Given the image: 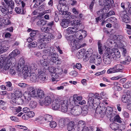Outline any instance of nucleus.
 <instances>
[{"instance_id":"1","label":"nucleus","mask_w":131,"mask_h":131,"mask_svg":"<svg viewBox=\"0 0 131 131\" xmlns=\"http://www.w3.org/2000/svg\"><path fill=\"white\" fill-rule=\"evenodd\" d=\"M19 62H20V68L19 66H17V69L20 71H21L23 73L24 72H29L30 71L36 70L37 69L36 65L35 63H33L30 65L28 64L27 65H25L24 60L22 59H20L19 60Z\"/></svg>"},{"instance_id":"2","label":"nucleus","mask_w":131,"mask_h":131,"mask_svg":"<svg viewBox=\"0 0 131 131\" xmlns=\"http://www.w3.org/2000/svg\"><path fill=\"white\" fill-rule=\"evenodd\" d=\"M20 53V52L17 49H15L9 55V58L7 60V63L5 65L4 69L6 70L7 69L11 64H12V62L13 63V65H15L14 63L17 62H16V59L14 57Z\"/></svg>"},{"instance_id":"3","label":"nucleus","mask_w":131,"mask_h":131,"mask_svg":"<svg viewBox=\"0 0 131 131\" xmlns=\"http://www.w3.org/2000/svg\"><path fill=\"white\" fill-rule=\"evenodd\" d=\"M61 1H59V4L57 6V8L59 11V13L62 15H66L67 14V8H68L66 3H63Z\"/></svg>"},{"instance_id":"4","label":"nucleus","mask_w":131,"mask_h":131,"mask_svg":"<svg viewBox=\"0 0 131 131\" xmlns=\"http://www.w3.org/2000/svg\"><path fill=\"white\" fill-rule=\"evenodd\" d=\"M75 36L71 35L67 37V39L70 43L71 46L74 50H77L79 49L80 47L78 46V42L74 39Z\"/></svg>"},{"instance_id":"5","label":"nucleus","mask_w":131,"mask_h":131,"mask_svg":"<svg viewBox=\"0 0 131 131\" xmlns=\"http://www.w3.org/2000/svg\"><path fill=\"white\" fill-rule=\"evenodd\" d=\"M33 91L31 93V94L34 97H37L40 99L43 98L45 97V94L43 91L40 88H38L35 90L32 87Z\"/></svg>"},{"instance_id":"6","label":"nucleus","mask_w":131,"mask_h":131,"mask_svg":"<svg viewBox=\"0 0 131 131\" xmlns=\"http://www.w3.org/2000/svg\"><path fill=\"white\" fill-rule=\"evenodd\" d=\"M25 79H29L31 82H35L37 79L38 77L35 73H31L30 72L23 73Z\"/></svg>"},{"instance_id":"7","label":"nucleus","mask_w":131,"mask_h":131,"mask_svg":"<svg viewBox=\"0 0 131 131\" xmlns=\"http://www.w3.org/2000/svg\"><path fill=\"white\" fill-rule=\"evenodd\" d=\"M107 50L114 59L116 60V58H119L120 57V53L118 49L109 48Z\"/></svg>"},{"instance_id":"8","label":"nucleus","mask_w":131,"mask_h":131,"mask_svg":"<svg viewBox=\"0 0 131 131\" xmlns=\"http://www.w3.org/2000/svg\"><path fill=\"white\" fill-rule=\"evenodd\" d=\"M68 111L70 115H72L74 116H78L81 113V107L78 106H75L71 108Z\"/></svg>"},{"instance_id":"9","label":"nucleus","mask_w":131,"mask_h":131,"mask_svg":"<svg viewBox=\"0 0 131 131\" xmlns=\"http://www.w3.org/2000/svg\"><path fill=\"white\" fill-rule=\"evenodd\" d=\"M112 58L107 49H106L103 57V61L105 65H107L110 64L112 61Z\"/></svg>"},{"instance_id":"10","label":"nucleus","mask_w":131,"mask_h":131,"mask_svg":"<svg viewBox=\"0 0 131 131\" xmlns=\"http://www.w3.org/2000/svg\"><path fill=\"white\" fill-rule=\"evenodd\" d=\"M12 64H11V65L9 66V67L7 69V70H6L5 69H4V67L5 66V65L4 66L3 69L4 70H8L10 68V74L12 75H15L16 73V72L15 71V70L14 69H15L17 71H18V72H19V73L20 74H21L22 73L23 74V72H22L21 71H20L19 70H18V69H17V66H19V67L20 68V62H19H19H15L14 63V64L15 65V66L13 65V63H12Z\"/></svg>"},{"instance_id":"11","label":"nucleus","mask_w":131,"mask_h":131,"mask_svg":"<svg viewBox=\"0 0 131 131\" xmlns=\"http://www.w3.org/2000/svg\"><path fill=\"white\" fill-rule=\"evenodd\" d=\"M27 90L28 92H25L24 93L23 96L25 99L28 101L30 100L31 97H34L33 95L31 94V93L33 91L32 86L28 87Z\"/></svg>"},{"instance_id":"12","label":"nucleus","mask_w":131,"mask_h":131,"mask_svg":"<svg viewBox=\"0 0 131 131\" xmlns=\"http://www.w3.org/2000/svg\"><path fill=\"white\" fill-rule=\"evenodd\" d=\"M119 14L120 16L122 18V21L126 23H128L130 22L129 17L127 15V11L123 10L120 12Z\"/></svg>"},{"instance_id":"13","label":"nucleus","mask_w":131,"mask_h":131,"mask_svg":"<svg viewBox=\"0 0 131 131\" xmlns=\"http://www.w3.org/2000/svg\"><path fill=\"white\" fill-rule=\"evenodd\" d=\"M38 41L40 42H44L47 43H49L50 41L48 35H45L41 33L39 36V39Z\"/></svg>"},{"instance_id":"14","label":"nucleus","mask_w":131,"mask_h":131,"mask_svg":"<svg viewBox=\"0 0 131 131\" xmlns=\"http://www.w3.org/2000/svg\"><path fill=\"white\" fill-rule=\"evenodd\" d=\"M51 99L50 97L49 96H47L45 98L44 101H40L39 103L40 105L42 106L43 105L48 106L51 104Z\"/></svg>"},{"instance_id":"15","label":"nucleus","mask_w":131,"mask_h":131,"mask_svg":"<svg viewBox=\"0 0 131 131\" xmlns=\"http://www.w3.org/2000/svg\"><path fill=\"white\" fill-rule=\"evenodd\" d=\"M103 108H104V112L106 116L108 118H110V119L112 116V114L115 113L113 111L112 108L111 107L107 106V107H104Z\"/></svg>"},{"instance_id":"16","label":"nucleus","mask_w":131,"mask_h":131,"mask_svg":"<svg viewBox=\"0 0 131 131\" xmlns=\"http://www.w3.org/2000/svg\"><path fill=\"white\" fill-rule=\"evenodd\" d=\"M60 105H61V111L62 112L66 113L67 111V106L68 105V101L67 100L60 101Z\"/></svg>"},{"instance_id":"17","label":"nucleus","mask_w":131,"mask_h":131,"mask_svg":"<svg viewBox=\"0 0 131 131\" xmlns=\"http://www.w3.org/2000/svg\"><path fill=\"white\" fill-rule=\"evenodd\" d=\"M69 121V119L67 117L63 118L60 119L59 121V125L60 127L62 128L67 124Z\"/></svg>"},{"instance_id":"18","label":"nucleus","mask_w":131,"mask_h":131,"mask_svg":"<svg viewBox=\"0 0 131 131\" xmlns=\"http://www.w3.org/2000/svg\"><path fill=\"white\" fill-rule=\"evenodd\" d=\"M60 101L56 99L53 101L52 102V109L54 110H58L60 106Z\"/></svg>"},{"instance_id":"19","label":"nucleus","mask_w":131,"mask_h":131,"mask_svg":"<svg viewBox=\"0 0 131 131\" xmlns=\"http://www.w3.org/2000/svg\"><path fill=\"white\" fill-rule=\"evenodd\" d=\"M39 79L41 82H43L46 80L45 73L41 71H38Z\"/></svg>"},{"instance_id":"20","label":"nucleus","mask_w":131,"mask_h":131,"mask_svg":"<svg viewBox=\"0 0 131 131\" xmlns=\"http://www.w3.org/2000/svg\"><path fill=\"white\" fill-rule=\"evenodd\" d=\"M113 113L112 114V116L110 117V121L112 122H117L119 123H121L122 121L121 120V118L119 116L117 115L115 116L116 114Z\"/></svg>"},{"instance_id":"21","label":"nucleus","mask_w":131,"mask_h":131,"mask_svg":"<svg viewBox=\"0 0 131 131\" xmlns=\"http://www.w3.org/2000/svg\"><path fill=\"white\" fill-rule=\"evenodd\" d=\"M9 12L7 8L4 6H0V16H4Z\"/></svg>"},{"instance_id":"22","label":"nucleus","mask_w":131,"mask_h":131,"mask_svg":"<svg viewBox=\"0 0 131 131\" xmlns=\"http://www.w3.org/2000/svg\"><path fill=\"white\" fill-rule=\"evenodd\" d=\"M130 96L129 94L128 93H125L123 95L122 97V100L124 103L128 102L130 101Z\"/></svg>"},{"instance_id":"23","label":"nucleus","mask_w":131,"mask_h":131,"mask_svg":"<svg viewBox=\"0 0 131 131\" xmlns=\"http://www.w3.org/2000/svg\"><path fill=\"white\" fill-rule=\"evenodd\" d=\"M102 62V59L100 55H97L95 57L94 63L97 66L100 65Z\"/></svg>"},{"instance_id":"24","label":"nucleus","mask_w":131,"mask_h":131,"mask_svg":"<svg viewBox=\"0 0 131 131\" xmlns=\"http://www.w3.org/2000/svg\"><path fill=\"white\" fill-rule=\"evenodd\" d=\"M114 67L117 72H122L124 70V67L121 64H116Z\"/></svg>"},{"instance_id":"25","label":"nucleus","mask_w":131,"mask_h":131,"mask_svg":"<svg viewBox=\"0 0 131 131\" xmlns=\"http://www.w3.org/2000/svg\"><path fill=\"white\" fill-rule=\"evenodd\" d=\"M5 3L8 7H10L12 9L14 8L15 3L12 0H4Z\"/></svg>"},{"instance_id":"26","label":"nucleus","mask_w":131,"mask_h":131,"mask_svg":"<svg viewBox=\"0 0 131 131\" xmlns=\"http://www.w3.org/2000/svg\"><path fill=\"white\" fill-rule=\"evenodd\" d=\"M40 62L41 65L45 69H48L49 68L48 63L49 61H45L44 60H40Z\"/></svg>"},{"instance_id":"27","label":"nucleus","mask_w":131,"mask_h":131,"mask_svg":"<svg viewBox=\"0 0 131 131\" xmlns=\"http://www.w3.org/2000/svg\"><path fill=\"white\" fill-rule=\"evenodd\" d=\"M58 56L56 53H52L49 56V58L51 62H53L58 59Z\"/></svg>"},{"instance_id":"28","label":"nucleus","mask_w":131,"mask_h":131,"mask_svg":"<svg viewBox=\"0 0 131 131\" xmlns=\"http://www.w3.org/2000/svg\"><path fill=\"white\" fill-rule=\"evenodd\" d=\"M85 50L84 49L80 50L76 54V56L78 59L82 58L84 54Z\"/></svg>"},{"instance_id":"29","label":"nucleus","mask_w":131,"mask_h":131,"mask_svg":"<svg viewBox=\"0 0 131 131\" xmlns=\"http://www.w3.org/2000/svg\"><path fill=\"white\" fill-rule=\"evenodd\" d=\"M0 20L1 21L2 23H3L5 25H8L11 24V22L9 19L8 18L0 17Z\"/></svg>"},{"instance_id":"30","label":"nucleus","mask_w":131,"mask_h":131,"mask_svg":"<svg viewBox=\"0 0 131 131\" xmlns=\"http://www.w3.org/2000/svg\"><path fill=\"white\" fill-rule=\"evenodd\" d=\"M77 30V28L74 27H70L67 29V32L69 34H73Z\"/></svg>"},{"instance_id":"31","label":"nucleus","mask_w":131,"mask_h":131,"mask_svg":"<svg viewBox=\"0 0 131 131\" xmlns=\"http://www.w3.org/2000/svg\"><path fill=\"white\" fill-rule=\"evenodd\" d=\"M15 95L18 97H21L22 96V93L20 89L16 88L14 89Z\"/></svg>"},{"instance_id":"32","label":"nucleus","mask_w":131,"mask_h":131,"mask_svg":"<svg viewBox=\"0 0 131 131\" xmlns=\"http://www.w3.org/2000/svg\"><path fill=\"white\" fill-rule=\"evenodd\" d=\"M69 21L67 19H63L61 23V26L63 28H66L68 26Z\"/></svg>"},{"instance_id":"33","label":"nucleus","mask_w":131,"mask_h":131,"mask_svg":"<svg viewBox=\"0 0 131 131\" xmlns=\"http://www.w3.org/2000/svg\"><path fill=\"white\" fill-rule=\"evenodd\" d=\"M108 17L107 16V14L106 15L104 14L102 16H99L96 18V22H98L99 21H101L103 19L104 20Z\"/></svg>"},{"instance_id":"34","label":"nucleus","mask_w":131,"mask_h":131,"mask_svg":"<svg viewBox=\"0 0 131 131\" xmlns=\"http://www.w3.org/2000/svg\"><path fill=\"white\" fill-rule=\"evenodd\" d=\"M79 33H80V35L79 36V39H81L83 38H84L87 35L86 32V31L82 30H79Z\"/></svg>"},{"instance_id":"35","label":"nucleus","mask_w":131,"mask_h":131,"mask_svg":"<svg viewBox=\"0 0 131 131\" xmlns=\"http://www.w3.org/2000/svg\"><path fill=\"white\" fill-rule=\"evenodd\" d=\"M112 1V3H113V1ZM103 3H104V5L107 8H108L109 7L110 8V7L112 5V0H106L103 1Z\"/></svg>"},{"instance_id":"36","label":"nucleus","mask_w":131,"mask_h":131,"mask_svg":"<svg viewBox=\"0 0 131 131\" xmlns=\"http://www.w3.org/2000/svg\"><path fill=\"white\" fill-rule=\"evenodd\" d=\"M43 120H45L46 122H50L52 120V118L51 116L48 114H46L43 117Z\"/></svg>"},{"instance_id":"37","label":"nucleus","mask_w":131,"mask_h":131,"mask_svg":"<svg viewBox=\"0 0 131 131\" xmlns=\"http://www.w3.org/2000/svg\"><path fill=\"white\" fill-rule=\"evenodd\" d=\"M37 104V103L36 101H31L29 103V106L31 108L34 109L36 107Z\"/></svg>"},{"instance_id":"38","label":"nucleus","mask_w":131,"mask_h":131,"mask_svg":"<svg viewBox=\"0 0 131 131\" xmlns=\"http://www.w3.org/2000/svg\"><path fill=\"white\" fill-rule=\"evenodd\" d=\"M63 72L62 69L60 67L57 66L56 68L55 73L56 74L60 75Z\"/></svg>"},{"instance_id":"39","label":"nucleus","mask_w":131,"mask_h":131,"mask_svg":"<svg viewBox=\"0 0 131 131\" xmlns=\"http://www.w3.org/2000/svg\"><path fill=\"white\" fill-rule=\"evenodd\" d=\"M6 90L8 91H10L13 90V88L12 87V84L10 81L6 82Z\"/></svg>"},{"instance_id":"40","label":"nucleus","mask_w":131,"mask_h":131,"mask_svg":"<svg viewBox=\"0 0 131 131\" xmlns=\"http://www.w3.org/2000/svg\"><path fill=\"white\" fill-rule=\"evenodd\" d=\"M94 103V99L93 97H90L88 100V104L89 106H91V107L94 106L93 103Z\"/></svg>"},{"instance_id":"41","label":"nucleus","mask_w":131,"mask_h":131,"mask_svg":"<svg viewBox=\"0 0 131 131\" xmlns=\"http://www.w3.org/2000/svg\"><path fill=\"white\" fill-rule=\"evenodd\" d=\"M110 127L112 129L114 130L118 128L119 125L115 123H113L110 124Z\"/></svg>"},{"instance_id":"42","label":"nucleus","mask_w":131,"mask_h":131,"mask_svg":"<svg viewBox=\"0 0 131 131\" xmlns=\"http://www.w3.org/2000/svg\"><path fill=\"white\" fill-rule=\"evenodd\" d=\"M88 112V109L87 107H84L81 108V113L84 116L86 115Z\"/></svg>"},{"instance_id":"43","label":"nucleus","mask_w":131,"mask_h":131,"mask_svg":"<svg viewBox=\"0 0 131 131\" xmlns=\"http://www.w3.org/2000/svg\"><path fill=\"white\" fill-rule=\"evenodd\" d=\"M121 46H119V47L122 51L123 55L125 57L127 53L126 49L125 48V47L123 44H122Z\"/></svg>"},{"instance_id":"44","label":"nucleus","mask_w":131,"mask_h":131,"mask_svg":"<svg viewBox=\"0 0 131 131\" xmlns=\"http://www.w3.org/2000/svg\"><path fill=\"white\" fill-rule=\"evenodd\" d=\"M46 21L45 20L42 19L39 20L37 22V24L38 26H42L46 24Z\"/></svg>"},{"instance_id":"45","label":"nucleus","mask_w":131,"mask_h":131,"mask_svg":"<svg viewBox=\"0 0 131 131\" xmlns=\"http://www.w3.org/2000/svg\"><path fill=\"white\" fill-rule=\"evenodd\" d=\"M8 49V48L5 46H2L1 45V48H0V54L3 53L6 51Z\"/></svg>"},{"instance_id":"46","label":"nucleus","mask_w":131,"mask_h":131,"mask_svg":"<svg viewBox=\"0 0 131 131\" xmlns=\"http://www.w3.org/2000/svg\"><path fill=\"white\" fill-rule=\"evenodd\" d=\"M14 101L16 104L19 105L22 104L23 103V100L20 97H18L17 99L15 100Z\"/></svg>"},{"instance_id":"47","label":"nucleus","mask_w":131,"mask_h":131,"mask_svg":"<svg viewBox=\"0 0 131 131\" xmlns=\"http://www.w3.org/2000/svg\"><path fill=\"white\" fill-rule=\"evenodd\" d=\"M85 123L84 121H79L78 122V126L79 128L84 127L85 126Z\"/></svg>"},{"instance_id":"48","label":"nucleus","mask_w":131,"mask_h":131,"mask_svg":"<svg viewBox=\"0 0 131 131\" xmlns=\"http://www.w3.org/2000/svg\"><path fill=\"white\" fill-rule=\"evenodd\" d=\"M125 57V61H122L121 62V63L124 64H125L126 63V62H129L131 60V59L130 57L128 56H127L126 55Z\"/></svg>"},{"instance_id":"49","label":"nucleus","mask_w":131,"mask_h":131,"mask_svg":"<svg viewBox=\"0 0 131 131\" xmlns=\"http://www.w3.org/2000/svg\"><path fill=\"white\" fill-rule=\"evenodd\" d=\"M95 112L97 114H100L102 112V107L100 105H99L96 108Z\"/></svg>"},{"instance_id":"50","label":"nucleus","mask_w":131,"mask_h":131,"mask_svg":"<svg viewBox=\"0 0 131 131\" xmlns=\"http://www.w3.org/2000/svg\"><path fill=\"white\" fill-rule=\"evenodd\" d=\"M107 20L108 22L115 23L117 22V19L115 17H112L108 18L107 19Z\"/></svg>"},{"instance_id":"51","label":"nucleus","mask_w":131,"mask_h":131,"mask_svg":"<svg viewBox=\"0 0 131 131\" xmlns=\"http://www.w3.org/2000/svg\"><path fill=\"white\" fill-rule=\"evenodd\" d=\"M117 72L114 67L109 69L107 71V73L108 74H110Z\"/></svg>"},{"instance_id":"52","label":"nucleus","mask_w":131,"mask_h":131,"mask_svg":"<svg viewBox=\"0 0 131 131\" xmlns=\"http://www.w3.org/2000/svg\"><path fill=\"white\" fill-rule=\"evenodd\" d=\"M67 125L68 127L69 128H74L75 126V123L74 121H71L69 122Z\"/></svg>"},{"instance_id":"53","label":"nucleus","mask_w":131,"mask_h":131,"mask_svg":"<svg viewBox=\"0 0 131 131\" xmlns=\"http://www.w3.org/2000/svg\"><path fill=\"white\" fill-rule=\"evenodd\" d=\"M47 47L46 43L45 42L41 43L38 46L39 48L40 49L46 48Z\"/></svg>"},{"instance_id":"54","label":"nucleus","mask_w":131,"mask_h":131,"mask_svg":"<svg viewBox=\"0 0 131 131\" xmlns=\"http://www.w3.org/2000/svg\"><path fill=\"white\" fill-rule=\"evenodd\" d=\"M54 75H52V80L53 82L55 81H57L58 80H57V79L59 77V75L56 74L55 73L54 74Z\"/></svg>"},{"instance_id":"55","label":"nucleus","mask_w":131,"mask_h":131,"mask_svg":"<svg viewBox=\"0 0 131 131\" xmlns=\"http://www.w3.org/2000/svg\"><path fill=\"white\" fill-rule=\"evenodd\" d=\"M123 86V87L126 89L130 87H131V81H129L125 83Z\"/></svg>"},{"instance_id":"56","label":"nucleus","mask_w":131,"mask_h":131,"mask_svg":"<svg viewBox=\"0 0 131 131\" xmlns=\"http://www.w3.org/2000/svg\"><path fill=\"white\" fill-rule=\"evenodd\" d=\"M98 46L99 52L100 54H102V45L99 41H98Z\"/></svg>"},{"instance_id":"57","label":"nucleus","mask_w":131,"mask_h":131,"mask_svg":"<svg viewBox=\"0 0 131 131\" xmlns=\"http://www.w3.org/2000/svg\"><path fill=\"white\" fill-rule=\"evenodd\" d=\"M82 99V97L81 96H78L76 98L74 97L73 98V100L72 101V102H74L75 104L76 103V100L79 101L81 100Z\"/></svg>"},{"instance_id":"58","label":"nucleus","mask_w":131,"mask_h":131,"mask_svg":"<svg viewBox=\"0 0 131 131\" xmlns=\"http://www.w3.org/2000/svg\"><path fill=\"white\" fill-rule=\"evenodd\" d=\"M38 1L39 0H36L35 2H33V3H35V4L33 6V8H36L38 7V6L40 5L41 2H38Z\"/></svg>"},{"instance_id":"59","label":"nucleus","mask_w":131,"mask_h":131,"mask_svg":"<svg viewBox=\"0 0 131 131\" xmlns=\"http://www.w3.org/2000/svg\"><path fill=\"white\" fill-rule=\"evenodd\" d=\"M56 68L53 67H49L48 68L49 72L51 73H55V71Z\"/></svg>"},{"instance_id":"60","label":"nucleus","mask_w":131,"mask_h":131,"mask_svg":"<svg viewBox=\"0 0 131 131\" xmlns=\"http://www.w3.org/2000/svg\"><path fill=\"white\" fill-rule=\"evenodd\" d=\"M57 124L56 122L54 121L50 122V126L52 128H54L57 126Z\"/></svg>"},{"instance_id":"61","label":"nucleus","mask_w":131,"mask_h":131,"mask_svg":"<svg viewBox=\"0 0 131 131\" xmlns=\"http://www.w3.org/2000/svg\"><path fill=\"white\" fill-rule=\"evenodd\" d=\"M7 61H4V59H1L0 60V68H2L3 67L4 65V63H5L4 65L7 63Z\"/></svg>"},{"instance_id":"62","label":"nucleus","mask_w":131,"mask_h":131,"mask_svg":"<svg viewBox=\"0 0 131 131\" xmlns=\"http://www.w3.org/2000/svg\"><path fill=\"white\" fill-rule=\"evenodd\" d=\"M50 50L49 49H44L43 51V54L49 55L50 53Z\"/></svg>"},{"instance_id":"63","label":"nucleus","mask_w":131,"mask_h":131,"mask_svg":"<svg viewBox=\"0 0 131 131\" xmlns=\"http://www.w3.org/2000/svg\"><path fill=\"white\" fill-rule=\"evenodd\" d=\"M73 24L74 25L77 26H80V25L81 24V21H78V20L77 21H74L73 23H72V21H71V25H73Z\"/></svg>"},{"instance_id":"64","label":"nucleus","mask_w":131,"mask_h":131,"mask_svg":"<svg viewBox=\"0 0 131 131\" xmlns=\"http://www.w3.org/2000/svg\"><path fill=\"white\" fill-rule=\"evenodd\" d=\"M15 11L17 14H20L21 12V9L20 7H16L15 8Z\"/></svg>"}]
</instances>
